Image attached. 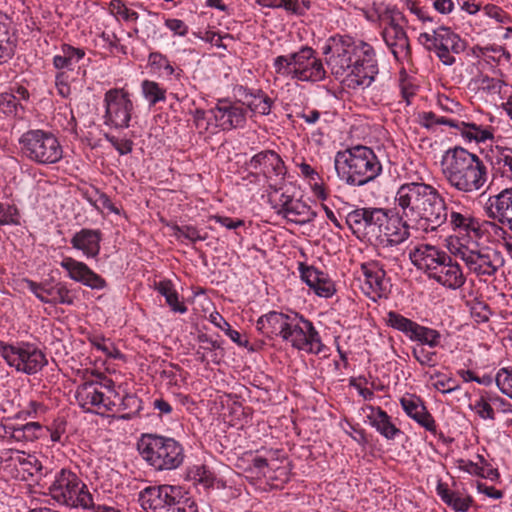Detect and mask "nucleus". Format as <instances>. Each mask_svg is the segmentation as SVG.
Returning <instances> with one entry per match:
<instances>
[{
    "label": "nucleus",
    "instance_id": "473e14b6",
    "mask_svg": "<svg viewBox=\"0 0 512 512\" xmlns=\"http://www.w3.org/2000/svg\"><path fill=\"white\" fill-rule=\"evenodd\" d=\"M369 411L367 418L372 427H374L387 440H393L401 433L390 419V416L380 407L367 406Z\"/></svg>",
    "mask_w": 512,
    "mask_h": 512
},
{
    "label": "nucleus",
    "instance_id": "c9c22d12",
    "mask_svg": "<svg viewBox=\"0 0 512 512\" xmlns=\"http://www.w3.org/2000/svg\"><path fill=\"white\" fill-rule=\"evenodd\" d=\"M15 466H18L30 476L48 477L49 470L45 467L42 461L35 455L25 454L23 452H15L11 457Z\"/></svg>",
    "mask_w": 512,
    "mask_h": 512
},
{
    "label": "nucleus",
    "instance_id": "aec40b11",
    "mask_svg": "<svg viewBox=\"0 0 512 512\" xmlns=\"http://www.w3.org/2000/svg\"><path fill=\"white\" fill-rule=\"evenodd\" d=\"M485 211L487 216L512 232V187L489 196Z\"/></svg>",
    "mask_w": 512,
    "mask_h": 512
},
{
    "label": "nucleus",
    "instance_id": "69168bd1",
    "mask_svg": "<svg viewBox=\"0 0 512 512\" xmlns=\"http://www.w3.org/2000/svg\"><path fill=\"white\" fill-rule=\"evenodd\" d=\"M484 12L487 16L494 18L499 23H505L508 20L507 14L496 5L488 4L484 6Z\"/></svg>",
    "mask_w": 512,
    "mask_h": 512
},
{
    "label": "nucleus",
    "instance_id": "680f3d73",
    "mask_svg": "<svg viewBox=\"0 0 512 512\" xmlns=\"http://www.w3.org/2000/svg\"><path fill=\"white\" fill-rule=\"evenodd\" d=\"M61 52L65 54L68 62H70L72 66L77 64L85 56V51L83 49L75 48L67 44L62 46Z\"/></svg>",
    "mask_w": 512,
    "mask_h": 512
},
{
    "label": "nucleus",
    "instance_id": "774afa93",
    "mask_svg": "<svg viewBox=\"0 0 512 512\" xmlns=\"http://www.w3.org/2000/svg\"><path fill=\"white\" fill-rule=\"evenodd\" d=\"M165 24L176 35L185 36L188 33V26L180 19H167Z\"/></svg>",
    "mask_w": 512,
    "mask_h": 512
},
{
    "label": "nucleus",
    "instance_id": "4c0bfd02",
    "mask_svg": "<svg viewBox=\"0 0 512 512\" xmlns=\"http://www.w3.org/2000/svg\"><path fill=\"white\" fill-rule=\"evenodd\" d=\"M493 177H504L512 181V148L496 147L491 159Z\"/></svg>",
    "mask_w": 512,
    "mask_h": 512
},
{
    "label": "nucleus",
    "instance_id": "423d86ee",
    "mask_svg": "<svg viewBox=\"0 0 512 512\" xmlns=\"http://www.w3.org/2000/svg\"><path fill=\"white\" fill-rule=\"evenodd\" d=\"M141 457L155 470H174L184 461V449L173 438L144 434L137 444Z\"/></svg>",
    "mask_w": 512,
    "mask_h": 512
},
{
    "label": "nucleus",
    "instance_id": "4468645a",
    "mask_svg": "<svg viewBox=\"0 0 512 512\" xmlns=\"http://www.w3.org/2000/svg\"><path fill=\"white\" fill-rule=\"evenodd\" d=\"M388 212L376 207L356 208L346 215V224L359 240L370 243L377 239L376 235Z\"/></svg>",
    "mask_w": 512,
    "mask_h": 512
},
{
    "label": "nucleus",
    "instance_id": "c756f323",
    "mask_svg": "<svg viewBox=\"0 0 512 512\" xmlns=\"http://www.w3.org/2000/svg\"><path fill=\"white\" fill-rule=\"evenodd\" d=\"M364 276L367 294H374L376 297H382L386 292L385 275L386 272L378 261H369L360 266Z\"/></svg>",
    "mask_w": 512,
    "mask_h": 512
},
{
    "label": "nucleus",
    "instance_id": "1a4fd4ad",
    "mask_svg": "<svg viewBox=\"0 0 512 512\" xmlns=\"http://www.w3.org/2000/svg\"><path fill=\"white\" fill-rule=\"evenodd\" d=\"M19 145L25 158L40 165L58 163L63 157V148L58 138L50 131L28 130L19 138Z\"/></svg>",
    "mask_w": 512,
    "mask_h": 512
},
{
    "label": "nucleus",
    "instance_id": "79ce46f5",
    "mask_svg": "<svg viewBox=\"0 0 512 512\" xmlns=\"http://www.w3.org/2000/svg\"><path fill=\"white\" fill-rule=\"evenodd\" d=\"M375 246L377 255L390 263L396 264L404 255L401 248L403 243L399 242H370Z\"/></svg>",
    "mask_w": 512,
    "mask_h": 512
},
{
    "label": "nucleus",
    "instance_id": "0eeeda50",
    "mask_svg": "<svg viewBox=\"0 0 512 512\" xmlns=\"http://www.w3.org/2000/svg\"><path fill=\"white\" fill-rule=\"evenodd\" d=\"M273 67L277 74L299 81L317 82L323 80L326 75L321 60L308 46H303L295 53L276 57Z\"/></svg>",
    "mask_w": 512,
    "mask_h": 512
},
{
    "label": "nucleus",
    "instance_id": "37998d69",
    "mask_svg": "<svg viewBox=\"0 0 512 512\" xmlns=\"http://www.w3.org/2000/svg\"><path fill=\"white\" fill-rule=\"evenodd\" d=\"M42 427L38 422H29L24 425H11V438L17 441H33L38 438Z\"/></svg>",
    "mask_w": 512,
    "mask_h": 512
},
{
    "label": "nucleus",
    "instance_id": "13d9d810",
    "mask_svg": "<svg viewBox=\"0 0 512 512\" xmlns=\"http://www.w3.org/2000/svg\"><path fill=\"white\" fill-rule=\"evenodd\" d=\"M104 137L120 155H127L133 150V141L130 139H119L108 133L104 134Z\"/></svg>",
    "mask_w": 512,
    "mask_h": 512
},
{
    "label": "nucleus",
    "instance_id": "2eb2a0df",
    "mask_svg": "<svg viewBox=\"0 0 512 512\" xmlns=\"http://www.w3.org/2000/svg\"><path fill=\"white\" fill-rule=\"evenodd\" d=\"M104 124L115 129H126L130 126L134 110L130 94L123 88H112L104 94Z\"/></svg>",
    "mask_w": 512,
    "mask_h": 512
},
{
    "label": "nucleus",
    "instance_id": "f8f14e48",
    "mask_svg": "<svg viewBox=\"0 0 512 512\" xmlns=\"http://www.w3.org/2000/svg\"><path fill=\"white\" fill-rule=\"evenodd\" d=\"M457 256L465 263L467 269L478 278L486 280L496 275L497 271L504 266L505 259L501 251L489 247L470 248L461 245L457 249Z\"/></svg>",
    "mask_w": 512,
    "mask_h": 512
},
{
    "label": "nucleus",
    "instance_id": "58836bf2",
    "mask_svg": "<svg viewBox=\"0 0 512 512\" xmlns=\"http://www.w3.org/2000/svg\"><path fill=\"white\" fill-rule=\"evenodd\" d=\"M436 491L441 500L456 512H467L473 503L471 496L462 497L458 492L450 490L444 483H438Z\"/></svg>",
    "mask_w": 512,
    "mask_h": 512
},
{
    "label": "nucleus",
    "instance_id": "6e6552de",
    "mask_svg": "<svg viewBox=\"0 0 512 512\" xmlns=\"http://www.w3.org/2000/svg\"><path fill=\"white\" fill-rule=\"evenodd\" d=\"M138 501L147 512H197L196 503L182 494L179 486H149L140 491Z\"/></svg>",
    "mask_w": 512,
    "mask_h": 512
},
{
    "label": "nucleus",
    "instance_id": "4d7b16f0",
    "mask_svg": "<svg viewBox=\"0 0 512 512\" xmlns=\"http://www.w3.org/2000/svg\"><path fill=\"white\" fill-rule=\"evenodd\" d=\"M413 357L423 366L433 367L436 365V352L428 351L424 347H416L412 350Z\"/></svg>",
    "mask_w": 512,
    "mask_h": 512
},
{
    "label": "nucleus",
    "instance_id": "c03bdc74",
    "mask_svg": "<svg viewBox=\"0 0 512 512\" xmlns=\"http://www.w3.org/2000/svg\"><path fill=\"white\" fill-rule=\"evenodd\" d=\"M466 306L469 308L472 318L478 324L488 322L492 315L489 305L477 297L466 301Z\"/></svg>",
    "mask_w": 512,
    "mask_h": 512
},
{
    "label": "nucleus",
    "instance_id": "412c9836",
    "mask_svg": "<svg viewBox=\"0 0 512 512\" xmlns=\"http://www.w3.org/2000/svg\"><path fill=\"white\" fill-rule=\"evenodd\" d=\"M437 57L444 65L455 63L454 54H460L465 50V42L450 28L440 26L437 28Z\"/></svg>",
    "mask_w": 512,
    "mask_h": 512
},
{
    "label": "nucleus",
    "instance_id": "a19ab883",
    "mask_svg": "<svg viewBox=\"0 0 512 512\" xmlns=\"http://www.w3.org/2000/svg\"><path fill=\"white\" fill-rule=\"evenodd\" d=\"M155 289L165 297L166 303L169 305L172 311L181 314L187 311L185 304L179 301L178 293L174 289L171 281H160L156 284Z\"/></svg>",
    "mask_w": 512,
    "mask_h": 512
},
{
    "label": "nucleus",
    "instance_id": "a211bd4d",
    "mask_svg": "<svg viewBox=\"0 0 512 512\" xmlns=\"http://www.w3.org/2000/svg\"><path fill=\"white\" fill-rule=\"evenodd\" d=\"M75 399L82 409L98 414L113 411L116 406L115 401L102 392L101 384L95 381L80 384L75 391Z\"/></svg>",
    "mask_w": 512,
    "mask_h": 512
},
{
    "label": "nucleus",
    "instance_id": "a878e982",
    "mask_svg": "<svg viewBox=\"0 0 512 512\" xmlns=\"http://www.w3.org/2000/svg\"><path fill=\"white\" fill-rule=\"evenodd\" d=\"M409 221L399 213L396 215L387 214L383 225L380 227L376 240L372 242H399L404 243L410 237Z\"/></svg>",
    "mask_w": 512,
    "mask_h": 512
},
{
    "label": "nucleus",
    "instance_id": "ddd939ff",
    "mask_svg": "<svg viewBox=\"0 0 512 512\" xmlns=\"http://www.w3.org/2000/svg\"><path fill=\"white\" fill-rule=\"evenodd\" d=\"M382 37L396 60H407L411 55L409 39L404 30L405 17L397 9H386L380 16Z\"/></svg>",
    "mask_w": 512,
    "mask_h": 512
},
{
    "label": "nucleus",
    "instance_id": "e433bc0d",
    "mask_svg": "<svg viewBox=\"0 0 512 512\" xmlns=\"http://www.w3.org/2000/svg\"><path fill=\"white\" fill-rule=\"evenodd\" d=\"M453 128L460 131L461 135L469 141L473 140L477 143H481L493 138V128L482 126L474 122L454 120Z\"/></svg>",
    "mask_w": 512,
    "mask_h": 512
},
{
    "label": "nucleus",
    "instance_id": "9b49d317",
    "mask_svg": "<svg viewBox=\"0 0 512 512\" xmlns=\"http://www.w3.org/2000/svg\"><path fill=\"white\" fill-rule=\"evenodd\" d=\"M0 355L9 366L27 375L38 373L48 363L43 351L29 342H0Z\"/></svg>",
    "mask_w": 512,
    "mask_h": 512
},
{
    "label": "nucleus",
    "instance_id": "5fc2aeb1",
    "mask_svg": "<svg viewBox=\"0 0 512 512\" xmlns=\"http://www.w3.org/2000/svg\"><path fill=\"white\" fill-rule=\"evenodd\" d=\"M149 63L152 67L163 70L166 76H170L174 73V67L171 65L166 56L158 52H152L149 55Z\"/></svg>",
    "mask_w": 512,
    "mask_h": 512
},
{
    "label": "nucleus",
    "instance_id": "7ed1b4c3",
    "mask_svg": "<svg viewBox=\"0 0 512 512\" xmlns=\"http://www.w3.org/2000/svg\"><path fill=\"white\" fill-rule=\"evenodd\" d=\"M441 168L450 187L464 194L480 191L488 180L483 160L462 147L448 149L442 157Z\"/></svg>",
    "mask_w": 512,
    "mask_h": 512
},
{
    "label": "nucleus",
    "instance_id": "603ef678",
    "mask_svg": "<svg viewBox=\"0 0 512 512\" xmlns=\"http://www.w3.org/2000/svg\"><path fill=\"white\" fill-rule=\"evenodd\" d=\"M495 382L500 391L512 399V368H501L496 374Z\"/></svg>",
    "mask_w": 512,
    "mask_h": 512
},
{
    "label": "nucleus",
    "instance_id": "f3484780",
    "mask_svg": "<svg viewBox=\"0 0 512 512\" xmlns=\"http://www.w3.org/2000/svg\"><path fill=\"white\" fill-rule=\"evenodd\" d=\"M386 324L403 333L411 341L419 342L431 348L437 347L441 341V334L438 330L422 326L417 322L406 318L395 311H389L385 318Z\"/></svg>",
    "mask_w": 512,
    "mask_h": 512
},
{
    "label": "nucleus",
    "instance_id": "bf43d9fd",
    "mask_svg": "<svg viewBox=\"0 0 512 512\" xmlns=\"http://www.w3.org/2000/svg\"><path fill=\"white\" fill-rule=\"evenodd\" d=\"M472 409L482 419H485V420L486 419H489V420L495 419L493 407L483 397H481L480 399L475 401L474 405L472 406Z\"/></svg>",
    "mask_w": 512,
    "mask_h": 512
},
{
    "label": "nucleus",
    "instance_id": "dca6fc26",
    "mask_svg": "<svg viewBox=\"0 0 512 512\" xmlns=\"http://www.w3.org/2000/svg\"><path fill=\"white\" fill-rule=\"evenodd\" d=\"M247 167L262 173L271 190H283L287 173L284 161L272 150H265L255 154L247 163Z\"/></svg>",
    "mask_w": 512,
    "mask_h": 512
},
{
    "label": "nucleus",
    "instance_id": "c85d7f7f",
    "mask_svg": "<svg viewBox=\"0 0 512 512\" xmlns=\"http://www.w3.org/2000/svg\"><path fill=\"white\" fill-rule=\"evenodd\" d=\"M449 215V225L455 233L467 236L476 240L481 238L482 230L478 219L473 217L469 212H459L451 210Z\"/></svg>",
    "mask_w": 512,
    "mask_h": 512
},
{
    "label": "nucleus",
    "instance_id": "72a5a7b5",
    "mask_svg": "<svg viewBox=\"0 0 512 512\" xmlns=\"http://www.w3.org/2000/svg\"><path fill=\"white\" fill-rule=\"evenodd\" d=\"M278 214L288 221L299 225L309 223L316 217V212L299 199L290 200L283 210H278Z\"/></svg>",
    "mask_w": 512,
    "mask_h": 512
},
{
    "label": "nucleus",
    "instance_id": "2f4dec72",
    "mask_svg": "<svg viewBox=\"0 0 512 512\" xmlns=\"http://www.w3.org/2000/svg\"><path fill=\"white\" fill-rule=\"evenodd\" d=\"M237 91L242 98L243 105H246V109L260 115H268L271 112L274 100L262 90L252 92L248 88L240 86Z\"/></svg>",
    "mask_w": 512,
    "mask_h": 512
},
{
    "label": "nucleus",
    "instance_id": "f03ea898",
    "mask_svg": "<svg viewBox=\"0 0 512 512\" xmlns=\"http://www.w3.org/2000/svg\"><path fill=\"white\" fill-rule=\"evenodd\" d=\"M256 328L269 338L279 336L294 349L309 354L318 355L325 348L313 323L298 313L270 311L258 318Z\"/></svg>",
    "mask_w": 512,
    "mask_h": 512
},
{
    "label": "nucleus",
    "instance_id": "864d4df0",
    "mask_svg": "<svg viewBox=\"0 0 512 512\" xmlns=\"http://www.w3.org/2000/svg\"><path fill=\"white\" fill-rule=\"evenodd\" d=\"M97 197L95 199L88 197L87 200L93 205L98 211L102 209H107L108 211L119 214V209L113 204L109 196L105 193L99 192L96 190Z\"/></svg>",
    "mask_w": 512,
    "mask_h": 512
},
{
    "label": "nucleus",
    "instance_id": "09e8293b",
    "mask_svg": "<svg viewBox=\"0 0 512 512\" xmlns=\"http://www.w3.org/2000/svg\"><path fill=\"white\" fill-rule=\"evenodd\" d=\"M299 167V170L301 172V174L306 178L308 179L310 182H311V185L313 187V191L315 192V194L321 198V199H325L326 198V194H325V191H324V188L318 184V180L320 179V176L319 174L315 171L314 168H312L309 164H307L306 162H302L298 165Z\"/></svg>",
    "mask_w": 512,
    "mask_h": 512
},
{
    "label": "nucleus",
    "instance_id": "393cba45",
    "mask_svg": "<svg viewBox=\"0 0 512 512\" xmlns=\"http://www.w3.org/2000/svg\"><path fill=\"white\" fill-rule=\"evenodd\" d=\"M446 255L447 252L437 246L420 244L410 250L409 259L417 269L424 271L429 277Z\"/></svg>",
    "mask_w": 512,
    "mask_h": 512
},
{
    "label": "nucleus",
    "instance_id": "39448f33",
    "mask_svg": "<svg viewBox=\"0 0 512 512\" xmlns=\"http://www.w3.org/2000/svg\"><path fill=\"white\" fill-rule=\"evenodd\" d=\"M48 494L61 505L89 509L94 506L92 494L78 474L69 468L49 472Z\"/></svg>",
    "mask_w": 512,
    "mask_h": 512
},
{
    "label": "nucleus",
    "instance_id": "49530a36",
    "mask_svg": "<svg viewBox=\"0 0 512 512\" xmlns=\"http://www.w3.org/2000/svg\"><path fill=\"white\" fill-rule=\"evenodd\" d=\"M108 10L114 17L126 22H135L139 17L138 13L129 9L122 0H111L108 4Z\"/></svg>",
    "mask_w": 512,
    "mask_h": 512
},
{
    "label": "nucleus",
    "instance_id": "9d476101",
    "mask_svg": "<svg viewBox=\"0 0 512 512\" xmlns=\"http://www.w3.org/2000/svg\"><path fill=\"white\" fill-rule=\"evenodd\" d=\"M415 209L413 223L424 232H435L448 221L445 198L432 185L425 184Z\"/></svg>",
    "mask_w": 512,
    "mask_h": 512
},
{
    "label": "nucleus",
    "instance_id": "0e129e2a",
    "mask_svg": "<svg viewBox=\"0 0 512 512\" xmlns=\"http://www.w3.org/2000/svg\"><path fill=\"white\" fill-rule=\"evenodd\" d=\"M310 1L288 0L286 11L295 15H304L310 8Z\"/></svg>",
    "mask_w": 512,
    "mask_h": 512
},
{
    "label": "nucleus",
    "instance_id": "6ab92c4d",
    "mask_svg": "<svg viewBox=\"0 0 512 512\" xmlns=\"http://www.w3.org/2000/svg\"><path fill=\"white\" fill-rule=\"evenodd\" d=\"M209 113L215 120L216 126L223 131L243 128L247 120V109L242 100L219 99Z\"/></svg>",
    "mask_w": 512,
    "mask_h": 512
},
{
    "label": "nucleus",
    "instance_id": "bb28decb",
    "mask_svg": "<svg viewBox=\"0 0 512 512\" xmlns=\"http://www.w3.org/2000/svg\"><path fill=\"white\" fill-rule=\"evenodd\" d=\"M301 279L320 297L329 298L335 292L333 282L329 277L314 266L299 264Z\"/></svg>",
    "mask_w": 512,
    "mask_h": 512
},
{
    "label": "nucleus",
    "instance_id": "5701e85b",
    "mask_svg": "<svg viewBox=\"0 0 512 512\" xmlns=\"http://www.w3.org/2000/svg\"><path fill=\"white\" fill-rule=\"evenodd\" d=\"M424 182H410L402 184L395 196L396 207L399 209V214L407 221L413 223L415 209L418 200L422 194V189L425 187Z\"/></svg>",
    "mask_w": 512,
    "mask_h": 512
},
{
    "label": "nucleus",
    "instance_id": "7c9ffc66",
    "mask_svg": "<svg viewBox=\"0 0 512 512\" xmlns=\"http://www.w3.org/2000/svg\"><path fill=\"white\" fill-rule=\"evenodd\" d=\"M102 233L98 229L83 228L70 240L73 248L81 250L88 258L96 257L100 252Z\"/></svg>",
    "mask_w": 512,
    "mask_h": 512
},
{
    "label": "nucleus",
    "instance_id": "cd10ccee",
    "mask_svg": "<svg viewBox=\"0 0 512 512\" xmlns=\"http://www.w3.org/2000/svg\"><path fill=\"white\" fill-rule=\"evenodd\" d=\"M400 404L405 413L415 420L427 431L436 433V423L432 415L427 411L421 399L414 395L402 397Z\"/></svg>",
    "mask_w": 512,
    "mask_h": 512
},
{
    "label": "nucleus",
    "instance_id": "6e6d98bb",
    "mask_svg": "<svg viewBox=\"0 0 512 512\" xmlns=\"http://www.w3.org/2000/svg\"><path fill=\"white\" fill-rule=\"evenodd\" d=\"M479 89L489 93V94H499L504 85V82L491 78L487 75H482L477 80Z\"/></svg>",
    "mask_w": 512,
    "mask_h": 512
},
{
    "label": "nucleus",
    "instance_id": "de8ad7c7",
    "mask_svg": "<svg viewBox=\"0 0 512 512\" xmlns=\"http://www.w3.org/2000/svg\"><path fill=\"white\" fill-rule=\"evenodd\" d=\"M418 122L422 127L427 129H432L435 125H448L452 128L454 126L453 119L437 116L434 112L431 111L419 113Z\"/></svg>",
    "mask_w": 512,
    "mask_h": 512
},
{
    "label": "nucleus",
    "instance_id": "f257e3e1",
    "mask_svg": "<svg viewBox=\"0 0 512 512\" xmlns=\"http://www.w3.org/2000/svg\"><path fill=\"white\" fill-rule=\"evenodd\" d=\"M331 73L342 78L349 88L369 87L378 74L375 52L371 45L350 37H332L323 48Z\"/></svg>",
    "mask_w": 512,
    "mask_h": 512
},
{
    "label": "nucleus",
    "instance_id": "052dcab7",
    "mask_svg": "<svg viewBox=\"0 0 512 512\" xmlns=\"http://www.w3.org/2000/svg\"><path fill=\"white\" fill-rule=\"evenodd\" d=\"M436 378L437 379L433 383V386L435 387V389L444 394L451 393L452 391L458 388L456 381L450 377H444L440 374H437Z\"/></svg>",
    "mask_w": 512,
    "mask_h": 512
},
{
    "label": "nucleus",
    "instance_id": "f704fd0d",
    "mask_svg": "<svg viewBox=\"0 0 512 512\" xmlns=\"http://www.w3.org/2000/svg\"><path fill=\"white\" fill-rule=\"evenodd\" d=\"M43 296L40 301L51 305H73L74 297L67 285L63 282L52 284L50 282H43Z\"/></svg>",
    "mask_w": 512,
    "mask_h": 512
},
{
    "label": "nucleus",
    "instance_id": "4be33fe9",
    "mask_svg": "<svg viewBox=\"0 0 512 512\" xmlns=\"http://www.w3.org/2000/svg\"><path fill=\"white\" fill-rule=\"evenodd\" d=\"M60 266L68 272L70 279L79 282L91 289L102 290L106 288V280L90 269L85 263L72 257L64 258Z\"/></svg>",
    "mask_w": 512,
    "mask_h": 512
},
{
    "label": "nucleus",
    "instance_id": "b1692460",
    "mask_svg": "<svg viewBox=\"0 0 512 512\" xmlns=\"http://www.w3.org/2000/svg\"><path fill=\"white\" fill-rule=\"evenodd\" d=\"M429 278L452 290L462 287L466 281L460 265L448 253L435 270L430 273Z\"/></svg>",
    "mask_w": 512,
    "mask_h": 512
},
{
    "label": "nucleus",
    "instance_id": "338daca9",
    "mask_svg": "<svg viewBox=\"0 0 512 512\" xmlns=\"http://www.w3.org/2000/svg\"><path fill=\"white\" fill-rule=\"evenodd\" d=\"M211 220L219 223L223 227L227 229H237L244 225V221L241 219H232L227 216L214 215L211 217Z\"/></svg>",
    "mask_w": 512,
    "mask_h": 512
},
{
    "label": "nucleus",
    "instance_id": "e2e57ef3",
    "mask_svg": "<svg viewBox=\"0 0 512 512\" xmlns=\"http://www.w3.org/2000/svg\"><path fill=\"white\" fill-rule=\"evenodd\" d=\"M437 28L432 30V33L423 32L419 35V42L429 51H435L437 54Z\"/></svg>",
    "mask_w": 512,
    "mask_h": 512
},
{
    "label": "nucleus",
    "instance_id": "8fccbe9b",
    "mask_svg": "<svg viewBox=\"0 0 512 512\" xmlns=\"http://www.w3.org/2000/svg\"><path fill=\"white\" fill-rule=\"evenodd\" d=\"M173 234L178 240L185 238L193 243L206 239L205 236L200 234V231L196 227L191 225H175L173 227Z\"/></svg>",
    "mask_w": 512,
    "mask_h": 512
},
{
    "label": "nucleus",
    "instance_id": "20e7f679",
    "mask_svg": "<svg viewBox=\"0 0 512 512\" xmlns=\"http://www.w3.org/2000/svg\"><path fill=\"white\" fill-rule=\"evenodd\" d=\"M334 166L338 177L352 186H363L382 173V165L374 151L362 145L338 151Z\"/></svg>",
    "mask_w": 512,
    "mask_h": 512
},
{
    "label": "nucleus",
    "instance_id": "a18cd8bd",
    "mask_svg": "<svg viewBox=\"0 0 512 512\" xmlns=\"http://www.w3.org/2000/svg\"><path fill=\"white\" fill-rule=\"evenodd\" d=\"M142 93L150 105H155L157 102L165 101L166 90L160 87L157 82L144 80L141 84Z\"/></svg>",
    "mask_w": 512,
    "mask_h": 512
},
{
    "label": "nucleus",
    "instance_id": "ea45409f",
    "mask_svg": "<svg viewBox=\"0 0 512 512\" xmlns=\"http://www.w3.org/2000/svg\"><path fill=\"white\" fill-rule=\"evenodd\" d=\"M14 47L9 32L8 18L0 11V64L12 58Z\"/></svg>",
    "mask_w": 512,
    "mask_h": 512
},
{
    "label": "nucleus",
    "instance_id": "3c124183",
    "mask_svg": "<svg viewBox=\"0 0 512 512\" xmlns=\"http://www.w3.org/2000/svg\"><path fill=\"white\" fill-rule=\"evenodd\" d=\"M18 216V208L14 204L0 202V226L19 224Z\"/></svg>",
    "mask_w": 512,
    "mask_h": 512
}]
</instances>
